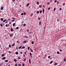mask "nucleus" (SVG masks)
<instances>
[{
  "mask_svg": "<svg viewBox=\"0 0 66 66\" xmlns=\"http://www.w3.org/2000/svg\"><path fill=\"white\" fill-rule=\"evenodd\" d=\"M55 2H57V1H56V0H55L54 1Z\"/></svg>",
  "mask_w": 66,
  "mask_h": 66,
  "instance_id": "46",
  "label": "nucleus"
},
{
  "mask_svg": "<svg viewBox=\"0 0 66 66\" xmlns=\"http://www.w3.org/2000/svg\"><path fill=\"white\" fill-rule=\"evenodd\" d=\"M60 10H62V8H60Z\"/></svg>",
  "mask_w": 66,
  "mask_h": 66,
  "instance_id": "59",
  "label": "nucleus"
},
{
  "mask_svg": "<svg viewBox=\"0 0 66 66\" xmlns=\"http://www.w3.org/2000/svg\"><path fill=\"white\" fill-rule=\"evenodd\" d=\"M25 48V46H23L22 47L21 49H24Z\"/></svg>",
  "mask_w": 66,
  "mask_h": 66,
  "instance_id": "17",
  "label": "nucleus"
},
{
  "mask_svg": "<svg viewBox=\"0 0 66 66\" xmlns=\"http://www.w3.org/2000/svg\"><path fill=\"white\" fill-rule=\"evenodd\" d=\"M9 47H7V49L9 50Z\"/></svg>",
  "mask_w": 66,
  "mask_h": 66,
  "instance_id": "56",
  "label": "nucleus"
},
{
  "mask_svg": "<svg viewBox=\"0 0 66 66\" xmlns=\"http://www.w3.org/2000/svg\"><path fill=\"white\" fill-rule=\"evenodd\" d=\"M15 66H17V64H15Z\"/></svg>",
  "mask_w": 66,
  "mask_h": 66,
  "instance_id": "61",
  "label": "nucleus"
},
{
  "mask_svg": "<svg viewBox=\"0 0 66 66\" xmlns=\"http://www.w3.org/2000/svg\"><path fill=\"white\" fill-rule=\"evenodd\" d=\"M29 4H30V3H28L27 5L26 6L27 7H28V6H29Z\"/></svg>",
  "mask_w": 66,
  "mask_h": 66,
  "instance_id": "4",
  "label": "nucleus"
},
{
  "mask_svg": "<svg viewBox=\"0 0 66 66\" xmlns=\"http://www.w3.org/2000/svg\"><path fill=\"white\" fill-rule=\"evenodd\" d=\"M23 27H25L26 26V24H24L23 25Z\"/></svg>",
  "mask_w": 66,
  "mask_h": 66,
  "instance_id": "29",
  "label": "nucleus"
},
{
  "mask_svg": "<svg viewBox=\"0 0 66 66\" xmlns=\"http://www.w3.org/2000/svg\"><path fill=\"white\" fill-rule=\"evenodd\" d=\"M19 41H16V43H19Z\"/></svg>",
  "mask_w": 66,
  "mask_h": 66,
  "instance_id": "63",
  "label": "nucleus"
},
{
  "mask_svg": "<svg viewBox=\"0 0 66 66\" xmlns=\"http://www.w3.org/2000/svg\"><path fill=\"white\" fill-rule=\"evenodd\" d=\"M16 49H18V48L17 47H16Z\"/></svg>",
  "mask_w": 66,
  "mask_h": 66,
  "instance_id": "60",
  "label": "nucleus"
},
{
  "mask_svg": "<svg viewBox=\"0 0 66 66\" xmlns=\"http://www.w3.org/2000/svg\"><path fill=\"white\" fill-rule=\"evenodd\" d=\"M22 65L23 66H24V64H23V63H22Z\"/></svg>",
  "mask_w": 66,
  "mask_h": 66,
  "instance_id": "35",
  "label": "nucleus"
},
{
  "mask_svg": "<svg viewBox=\"0 0 66 66\" xmlns=\"http://www.w3.org/2000/svg\"><path fill=\"white\" fill-rule=\"evenodd\" d=\"M24 55H26V52H25L24 53Z\"/></svg>",
  "mask_w": 66,
  "mask_h": 66,
  "instance_id": "38",
  "label": "nucleus"
},
{
  "mask_svg": "<svg viewBox=\"0 0 66 66\" xmlns=\"http://www.w3.org/2000/svg\"><path fill=\"white\" fill-rule=\"evenodd\" d=\"M26 42H26V41H23V44H24L25 43H26Z\"/></svg>",
  "mask_w": 66,
  "mask_h": 66,
  "instance_id": "8",
  "label": "nucleus"
},
{
  "mask_svg": "<svg viewBox=\"0 0 66 66\" xmlns=\"http://www.w3.org/2000/svg\"><path fill=\"white\" fill-rule=\"evenodd\" d=\"M39 12H40V14H41V13H42V10L40 11Z\"/></svg>",
  "mask_w": 66,
  "mask_h": 66,
  "instance_id": "32",
  "label": "nucleus"
},
{
  "mask_svg": "<svg viewBox=\"0 0 66 66\" xmlns=\"http://www.w3.org/2000/svg\"><path fill=\"white\" fill-rule=\"evenodd\" d=\"M32 44H34V42L33 41H32L31 42Z\"/></svg>",
  "mask_w": 66,
  "mask_h": 66,
  "instance_id": "27",
  "label": "nucleus"
},
{
  "mask_svg": "<svg viewBox=\"0 0 66 66\" xmlns=\"http://www.w3.org/2000/svg\"><path fill=\"white\" fill-rule=\"evenodd\" d=\"M55 10H56V8H54V11H55Z\"/></svg>",
  "mask_w": 66,
  "mask_h": 66,
  "instance_id": "28",
  "label": "nucleus"
},
{
  "mask_svg": "<svg viewBox=\"0 0 66 66\" xmlns=\"http://www.w3.org/2000/svg\"><path fill=\"white\" fill-rule=\"evenodd\" d=\"M29 29H28L27 30V32H29Z\"/></svg>",
  "mask_w": 66,
  "mask_h": 66,
  "instance_id": "45",
  "label": "nucleus"
},
{
  "mask_svg": "<svg viewBox=\"0 0 66 66\" xmlns=\"http://www.w3.org/2000/svg\"><path fill=\"white\" fill-rule=\"evenodd\" d=\"M18 59H20V57H18Z\"/></svg>",
  "mask_w": 66,
  "mask_h": 66,
  "instance_id": "48",
  "label": "nucleus"
},
{
  "mask_svg": "<svg viewBox=\"0 0 66 66\" xmlns=\"http://www.w3.org/2000/svg\"><path fill=\"white\" fill-rule=\"evenodd\" d=\"M48 58H50V56H48Z\"/></svg>",
  "mask_w": 66,
  "mask_h": 66,
  "instance_id": "53",
  "label": "nucleus"
},
{
  "mask_svg": "<svg viewBox=\"0 0 66 66\" xmlns=\"http://www.w3.org/2000/svg\"><path fill=\"white\" fill-rule=\"evenodd\" d=\"M64 62H65V61H66V59L65 58H64Z\"/></svg>",
  "mask_w": 66,
  "mask_h": 66,
  "instance_id": "26",
  "label": "nucleus"
},
{
  "mask_svg": "<svg viewBox=\"0 0 66 66\" xmlns=\"http://www.w3.org/2000/svg\"><path fill=\"white\" fill-rule=\"evenodd\" d=\"M6 27H9V24H6Z\"/></svg>",
  "mask_w": 66,
  "mask_h": 66,
  "instance_id": "2",
  "label": "nucleus"
},
{
  "mask_svg": "<svg viewBox=\"0 0 66 66\" xmlns=\"http://www.w3.org/2000/svg\"><path fill=\"white\" fill-rule=\"evenodd\" d=\"M53 62V61H51L50 62V64H52V63Z\"/></svg>",
  "mask_w": 66,
  "mask_h": 66,
  "instance_id": "24",
  "label": "nucleus"
},
{
  "mask_svg": "<svg viewBox=\"0 0 66 66\" xmlns=\"http://www.w3.org/2000/svg\"><path fill=\"white\" fill-rule=\"evenodd\" d=\"M65 5V3H63V6H64V5Z\"/></svg>",
  "mask_w": 66,
  "mask_h": 66,
  "instance_id": "47",
  "label": "nucleus"
},
{
  "mask_svg": "<svg viewBox=\"0 0 66 66\" xmlns=\"http://www.w3.org/2000/svg\"><path fill=\"white\" fill-rule=\"evenodd\" d=\"M26 12H25L24 13V15H26Z\"/></svg>",
  "mask_w": 66,
  "mask_h": 66,
  "instance_id": "44",
  "label": "nucleus"
},
{
  "mask_svg": "<svg viewBox=\"0 0 66 66\" xmlns=\"http://www.w3.org/2000/svg\"><path fill=\"white\" fill-rule=\"evenodd\" d=\"M30 56H32V54L31 53H30Z\"/></svg>",
  "mask_w": 66,
  "mask_h": 66,
  "instance_id": "25",
  "label": "nucleus"
},
{
  "mask_svg": "<svg viewBox=\"0 0 66 66\" xmlns=\"http://www.w3.org/2000/svg\"><path fill=\"white\" fill-rule=\"evenodd\" d=\"M20 54H22V52H20Z\"/></svg>",
  "mask_w": 66,
  "mask_h": 66,
  "instance_id": "49",
  "label": "nucleus"
},
{
  "mask_svg": "<svg viewBox=\"0 0 66 66\" xmlns=\"http://www.w3.org/2000/svg\"><path fill=\"white\" fill-rule=\"evenodd\" d=\"M57 65V63H55V65Z\"/></svg>",
  "mask_w": 66,
  "mask_h": 66,
  "instance_id": "54",
  "label": "nucleus"
},
{
  "mask_svg": "<svg viewBox=\"0 0 66 66\" xmlns=\"http://www.w3.org/2000/svg\"><path fill=\"white\" fill-rule=\"evenodd\" d=\"M38 20H40V18H38Z\"/></svg>",
  "mask_w": 66,
  "mask_h": 66,
  "instance_id": "50",
  "label": "nucleus"
},
{
  "mask_svg": "<svg viewBox=\"0 0 66 66\" xmlns=\"http://www.w3.org/2000/svg\"><path fill=\"white\" fill-rule=\"evenodd\" d=\"M26 58H25L24 59V61H26Z\"/></svg>",
  "mask_w": 66,
  "mask_h": 66,
  "instance_id": "23",
  "label": "nucleus"
},
{
  "mask_svg": "<svg viewBox=\"0 0 66 66\" xmlns=\"http://www.w3.org/2000/svg\"><path fill=\"white\" fill-rule=\"evenodd\" d=\"M15 0H13L12 1L15 2Z\"/></svg>",
  "mask_w": 66,
  "mask_h": 66,
  "instance_id": "58",
  "label": "nucleus"
},
{
  "mask_svg": "<svg viewBox=\"0 0 66 66\" xmlns=\"http://www.w3.org/2000/svg\"><path fill=\"white\" fill-rule=\"evenodd\" d=\"M28 50H29L30 49V47H28Z\"/></svg>",
  "mask_w": 66,
  "mask_h": 66,
  "instance_id": "43",
  "label": "nucleus"
},
{
  "mask_svg": "<svg viewBox=\"0 0 66 66\" xmlns=\"http://www.w3.org/2000/svg\"><path fill=\"white\" fill-rule=\"evenodd\" d=\"M41 24V22H40L39 24V25H40Z\"/></svg>",
  "mask_w": 66,
  "mask_h": 66,
  "instance_id": "30",
  "label": "nucleus"
},
{
  "mask_svg": "<svg viewBox=\"0 0 66 66\" xmlns=\"http://www.w3.org/2000/svg\"><path fill=\"white\" fill-rule=\"evenodd\" d=\"M5 56V55L4 54H3L2 55V57H3V56Z\"/></svg>",
  "mask_w": 66,
  "mask_h": 66,
  "instance_id": "6",
  "label": "nucleus"
},
{
  "mask_svg": "<svg viewBox=\"0 0 66 66\" xmlns=\"http://www.w3.org/2000/svg\"><path fill=\"white\" fill-rule=\"evenodd\" d=\"M21 64H19L18 65V66H21Z\"/></svg>",
  "mask_w": 66,
  "mask_h": 66,
  "instance_id": "33",
  "label": "nucleus"
},
{
  "mask_svg": "<svg viewBox=\"0 0 66 66\" xmlns=\"http://www.w3.org/2000/svg\"><path fill=\"white\" fill-rule=\"evenodd\" d=\"M8 53H11V52H10V51H9L8 52Z\"/></svg>",
  "mask_w": 66,
  "mask_h": 66,
  "instance_id": "39",
  "label": "nucleus"
},
{
  "mask_svg": "<svg viewBox=\"0 0 66 66\" xmlns=\"http://www.w3.org/2000/svg\"><path fill=\"white\" fill-rule=\"evenodd\" d=\"M15 21V19L14 20H12L11 21H12V22H13V21Z\"/></svg>",
  "mask_w": 66,
  "mask_h": 66,
  "instance_id": "42",
  "label": "nucleus"
},
{
  "mask_svg": "<svg viewBox=\"0 0 66 66\" xmlns=\"http://www.w3.org/2000/svg\"><path fill=\"white\" fill-rule=\"evenodd\" d=\"M1 10H3V7H1Z\"/></svg>",
  "mask_w": 66,
  "mask_h": 66,
  "instance_id": "21",
  "label": "nucleus"
},
{
  "mask_svg": "<svg viewBox=\"0 0 66 66\" xmlns=\"http://www.w3.org/2000/svg\"><path fill=\"white\" fill-rule=\"evenodd\" d=\"M19 28L18 27H17L15 29H18Z\"/></svg>",
  "mask_w": 66,
  "mask_h": 66,
  "instance_id": "41",
  "label": "nucleus"
},
{
  "mask_svg": "<svg viewBox=\"0 0 66 66\" xmlns=\"http://www.w3.org/2000/svg\"><path fill=\"white\" fill-rule=\"evenodd\" d=\"M5 62H8V60H6L5 61Z\"/></svg>",
  "mask_w": 66,
  "mask_h": 66,
  "instance_id": "13",
  "label": "nucleus"
},
{
  "mask_svg": "<svg viewBox=\"0 0 66 66\" xmlns=\"http://www.w3.org/2000/svg\"><path fill=\"white\" fill-rule=\"evenodd\" d=\"M50 7H49V8H48V10H50Z\"/></svg>",
  "mask_w": 66,
  "mask_h": 66,
  "instance_id": "51",
  "label": "nucleus"
},
{
  "mask_svg": "<svg viewBox=\"0 0 66 66\" xmlns=\"http://www.w3.org/2000/svg\"><path fill=\"white\" fill-rule=\"evenodd\" d=\"M60 51H62V50L61 49L60 50Z\"/></svg>",
  "mask_w": 66,
  "mask_h": 66,
  "instance_id": "57",
  "label": "nucleus"
},
{
  "mask_svg": "<svg viewBox=\"0 0 66 66\" xmlns=\"http://www.w3.org/2000/svg\"><path fill=\"white\" fill-rule=\"evenodd\" d=\"M33 13H31L30 15L31 16H33Z\"/></svg>",
  "mask_w": 66,
  "mask_h": 66,
  "instance_id": "19",
  "label": "nucleus"
},
{
  "mask_svg": "<svg viewBox=\"0 0 66 66\" xmlns=\"http://www.w3.org/2000/svg\"><path fill=\"white\" fill-rule=\"evenodd\" d=\"M39 7H42V6H41L40 5H39Z\"/></svg>",
  "mask_w": 66,
  "mask_h": 66,
  "instance_id": "55",
  "label": "nucleus"
},
{
  "mask_svg": "<svg viewBox=\"0 0 66 66\" xmlns=\"http://www.w3.org/2000/svg\"><path fill=\"white\" fill-rule=\"evenodd\" d=\"M23 15V13H21V15Z\"/></svg>",
  "mask_w": 66,
  "mask_h": 66,
  "instance_id": "52",
  "label": "nucleus"
},
{
  "mask_svg": "<svg viewBox=\"0 0 66 66\" xmlns=\"http://www.w3.org/2000/svg\"><path fill=\"white\" fill-rule=\"evenodd\" d=\"M15 54L16 55L18 54V52H15Z\"/></svg>",
  "mask_w": 66,
  "mask_h": 66,
  "instance_id": "12",
  "label": "nucleus"
},
{
  "mask_svg": "<svg viewBox=\"0 0 66 66\" xmlns=\"http://www.w3.org/2000/svg\"><path fill=\"white\" fill-rule=\"evenodd\" d=\"M12 35H10V37H12Z\"/></svg>",
  "mask_w": 66,
  "mask_h": 66,
  "instance_id": "34",
  "label": "nucleus"
},
{
  "mask_svg": "<svg viewBox=\"0 0 66 66\" xmlns=\"http://www.w3.org/2000/svg\"><path fill=\"white\" fill-rule=\"evenodd\" d=\"M11 32H13L14 31V29H13V28H11Z\"/></svg>",
  "mask_w": 66,
  "mask_h": 66,
  "instance_id": "1",
  "label": "nucleus"
},
{
  "mask_svg": "<svg viewBox=\"0 0 66 66\" xmlns=\"http://www.w3.org/2000/svg\"><path fill=\"white\" fill-rule=\"evenodd\" d=\"M21 47H22V46H20V47H19V49H21Z\"/></svg>",
  "mask_w": 66,
  "mask_h": 66,
  "instance_id": "18",
  "label": "nucleus"
},
{
  "mask_svg": "<svg viewBox=\"0 0 66 66\" xmlns=\"http://www.w3.org/2000/svg\"><path fill=\"white\" fill-rule=\"evenodd\" d=\"M59 53H60V52L59 51L57 52V54H59Z\"/></svg>",
  "mask_w": 66,
  "mask_h": 66,
  "instance_id": "40",
  "label": "nucleus"
},
{
  "mask_svg": "<svg viewBox=\"0 0 66 66\" xmlns=\"http://www.w3.org/2000/svg\"><path fill=\"white\" fill-rule=\"evenodd\" d=\"M9 23V24H11V22H10Z\"/></svg>",
  "mask_w": 66,
  "mask_h": 66,
  "instance_id": "64",
  "label": "nucleus"
},
{
  "mask_svg": "<svg viewBox=\"0 0 66 66\" xmlns=\"http://www.w3.org/2000/svg\"><path fill=\"white\" fill-rule=\"evenodd\" d=\"M1 20L2 21L3 20V18H2L1 19Z\"/></svg>",
  "mask_w": 66,
  "mask_h": 66,
  "instance_id": "11",
  "label": "nucleus"
},
{
  "mask_svg": "<svg viewBox=\"0 0 66 66\" xmlns=\"http://www.w3.org/2000/svg\"><path fill=\"white\" fill-rule=\"evenodd\" d=\"M45 12V10H44V9H43V14H44V12Z\"/></svg>",
  "mask_w": 66,
  "mask_h": 66,
  "instance_id": "9",
  "label": "nucleus"
},
{
  "mask_svg": "<svg viewBox=\"0 0 66 66\" xmlns=\"http://www.w3.org/2000/svg\"><path fill=\"white\" fill-rule=\"evenodd\" d=\"M39 11H37V13H38H38H39Z\"/></svg>",
  "mask_w": 66,
  "mask_h": 66,
  "instance_id": "37",
  "label": "nucleus"
},
{
  "mask_svg": "<svg viewBox=\"0 0 66 66\" xmlns=\"http://www.w3.org/2000/svg\"><path fill=\"white\" fill-rule=\"evenodd\" d=\"M5 59H6V57H5L2 58V59H3V60H5Z\"/></svg>",
  "mask_w": 66,
  "mask_h": 66,
  "instance_id": "3",
  "label": "nucleus"
},
{
  "mask_svg": "<svg viewBox=\"0 0 66 66\" xmlns=\"http://www.w3.org/2000/svg\"><path fill=\"white\" fill-rule=\"evenodd\" d=\"M14 61H15V62H17V60H16V59H14Z\"/></svg>",
  "mask_w": 66,
  "mask_h": 66,
  "instance_id": "7",
  "label": "nucleus"
},
{
  "mask_svg": "<svg viewBox=\"0 0 66 66\" xmlns=\"http://www.w3.org/2000/svg\"><path fill=\"white\" fill-rule=\"evenodd\" d=\"M15 46V43H14V44H13L12 45V47H13V46Z\"/></svg>",
  "mask_w": 66,
  "mask_h": 66,
  "instance_id": "10",
  "label": "nucleus"
},
{
  "mask_svg": "<svg viewBox=\"0 0 66 66\" xmlns=\"http://www.w3.org/2000/svg\"><path fill=\"white\" fill-rule=\"evenodd\" d=\"M11 46H11V44H10L9 45V48H11Z\"/></svg>",
  "mask_w": 66,
  "mask_h": 66,
  "instance_id": "5",
  "label": "nucleus"
},
{
  "mask_svg": "<svg viewBox=\"0 0 66 66\" xmlns=\"http://www.w3.org/2000/svg\"><path fill=\"white\" fill-rule=\"evenodd\" d=\"M6 20V19H5L3 21V22H5Z\"/></svg>",
  "mask_w": 66,
  "mask_h": 66,
  "instance_id": "16",
  "label": "nucleus"
},
{
  "mask_svg": "<svg viewBox=\"0 0 66 66\" xmlns=\"http://www.w3.org/2000/svg\"><path fill=\"white\" fill-rule=\"evenodd\" d=\"M30 51L32 52H33V50H32V49L31 48L30 49Z\"/></svg>",
  "mask_w": 66,
  "mask_h": 66,
  "instance_id": "14",
  "label": "nucleus"
},
{
  "mask_svg": "<svg viewBox=\"0 0 66 66\" xmlns=\"http://www.w3.org/2000/svg\"><path fill=\"white\" fill-rule=\"evenodd\" d=\"M37 4H39V2H37Z\"/></svg>",
  "mask_w": 66,
  "mask_h": 66,
  "instance_id": "36",
  "label": "nucleus"
},
{
  "mask_svg": "<svg viewBox=\"0 0 66 66\" xmlns=\"http://www.w3.org/2000/svg\"><path fill=\"white\" fill-rule=\"evenodd\" d=\"M29 63L30 64L31 63V60H30V59L29 60Z\"/></svg>",
  "mask_w": 66,
  "mask_h": 66,
  "instance_id": "15",
  "label": "nucleus"
},
{
  "mask_svg": "<svg viewBox=\"0 0 66 66\" xmlns=\"http://www.w3.org/2000/svg\"><path fill=\"white\" fill-rule=\"evenodd\" d=\"M26 56V55L24 54V55H23V57H24V56Z\"/></svg>",
  "mask_w": 66,
  "mask_h": 66,
  "instance_id": "62",
  "label": "nucleus"
},
{
  "mask_svg": "<svg viewBox=\"0 0 66 66\" xmlns=\"http://www.w3.org/2000/svg\"><path fill=\"white\" fill-rule=\"evenodd\" d=\"M49 4H50V3H49V2L47 3V5H49Z\"/></svg>",
  "mask_w": 66,
  "mask_h": 66,
  "instance_id": "31",
  "label": "nucleus"
},
{
  "mask_svg": "<svg viewBox=\"0 0 66 66\" xmlns=\"http://www.w3.org/2000/svg\"><path fill=\"white\" fill-rule=\"evenodd\" d=\"M15 23H14L13 24V27L15 26Z\"/></svg>",
  "mask_w": 66,
  "mask_h": 66,
  "instance_id": "20",
  "label": "nucleus"
},
{
  "mask_svg": "<svg viewBox=\"0 0 66 66\" xmlns=\"http://www.w3.org/2000/svg\"><path fill=\"white\" fill-rule=\"evenodd\" d=\"M0 26H1V27H3V24H0Z\"/></svg>",
  "mask_w": 66,
  "mask_h": 66,
  "instance_id": "22",
  "label": "nucleus"
}]
</instances>
